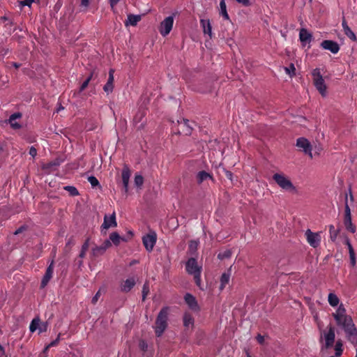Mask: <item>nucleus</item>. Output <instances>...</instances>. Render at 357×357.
Listing matches in <instances>:
<instances>
[{
  "mask_svg": "<svg viewBox=\"0 0 357 357\" xmlns=\"http://www.w3.org/2000/svg\"><path fill=\"white\" fill-rule=\"evenodd\" d=\"M174 24V17L169 16L166 17L161 23L159 28L160 33L162 36H166L172 29Z\"/></svg>",
  "mask_w": 357,
  "mask_h": 357,
  "instance_id": "obj_9",
  "label": "nucleus"
},
{
  "mask_svg": "<svg viewBox=\"0 0 357 357\" xmlns=\"http://www.w3.org/2000/svg\"><path fill=\"white\" fill-rule=\"evenodd\" d=\"M21 117L22 114L20 112H15L10 116L8 119V123H10L12 128L15 130L21 128L22 126L15 121L17 119H20Z\"/></svg>",
  "mask_w": 357,
  "mask_h": 357,
  "instance_id": "obj_23",
  "label": "nucleus"
},
{
  "mask_svg": "<svg viewBox=\"0 0 357 357\" xmlns=\"http://www.w3.org/2000/svg\"><path fill=\"white\" fill-rule=\"evenodd\" d=\"M335 330L333 327H330L328 331L324 334L325 347L326 348H331L333 346L335 342Z\"/></svg>",
  "mask_w": 357,
  "mask_h": 357,
  "instance_id": "obj_17",
  "label": "nucleus"
},
{
  "mask_svg": "<svg viewBox=\"0 0 357 357\" xmlns=\"http://www.w3.org/2000/svg\"><path fill=\"white\" fill-rule=\"evenodd\" d=\"M144 183V178L141 175H135V183L137 186L140 187Z\"/></svg>",
  "mask_w": 357,
  "mask_h": 357,
  "instance_id": "obj_46",
  "label": "nucleus"
},
{
  "mask_svg": "<svg viewBox=\"0 0 357 357\" xmlns=\"http://www.w3.org/2000/svg\"><path fill=\"white\" fill-rule=\"evenodd\" d=\"M345 244L347 245L349 252L351 251V250H354L353 246H352V245H351V243H350L349 239L347 238L345 240Z\"/></svg>",
  "mask_w": 357,
  "mask_h": 357,
  "instance_id": "obj_57",
  "label": "nucleus"
},
{
  "mask_svg": "<svg viewBox=\"0 0 357 357\" xmlns=\"http://www.w3.org/2000/svg\"><path fill=\"white\" fill-rule=\"evenodd\" d=\"M185 301L188 307L193 311H199V307L197 301L194 296L191 294L187 293L184 296Z\"/></svg>",
  "mask_w": 357,
  "mask_h": 357,
  "instance_id": "obj_18",
  "label": "nucleus"
},
{
  "mask_svg": "<svg viewBox=\"0 0 357 357\" xmlns=\"http://www.w3.org/2000/svg\"><path fill=\"white\" fill-rule=\"evenodd\" d=\"M220 15H222L225 20H229V16L227 13L225 0H220Z\"/></svg>",
  "mask_w": 357,
  "mask_h": 357,
  "instance_id": "obj_26",
  "label": "nucleus"
},
{
  "mask_svg": "<svg viewBox=\"0 0 357 357\" xmlns=\"http://www.w3.org/2000/svg\"><path fill=\"white\" fill-rule=\"evenodd\" d=\"M312 39V35L306 29L302 28L299 32V40L303 45L310 43Z\"/></svg>",
  "mask_w": 357,
  "mask_h": 357,
  "instance_id": "obj_21",
  "label": "nucleus"
},
{
  "mask_svg": "<svg viewBox=\"0 0 357 357\" xmlns=\"http://www.w3.org/2000/svg\"><path fill=\"white\" fill-rule=\"evenodd\" d=\"M105 251L104 250V248H102L100 245H96L92 248L91 255L92 257L96 258L102 255L105 253Z\"/></svg>",
  "mask_w": 357,
  "mask_h": 357,
  "instance_id": "obj_30",
  "label": "nucleus"
},
{
  "mask_svg": "<svg viewBox=\"0 0 357 357\" xmlns=\"http://www.w3.org/2000/svg\"><path fill=\"white\" fill-rule=\"evenodd\" d=\"M335 356H340L342 354V343L341 340H337L335 345Z\"/></svg>",
  "mask_w": 357,
  "mask_h": 357,
  "instance_id": "obj_35",
  "label": "nucleus"
},
{
  "mask_svg": "<svg viewBox=\"0 0 357 357\" xmlns=\"http://www.w3.org/2000/svg\"><path fill=\"white\" fill-rule=\"evenodd\" d=\"M235 1L243 6H248L250 5V0H235Z\"/></svg>",
  "mask_w": 357,
  "mask_h": 357,
  "instance_id": "obj_52",
  "label": "nucleus"
},
{
  "mask_svg": "<svg viewBox=\"0 0 357 357\" xmlns=\"http://www.w3.org/2000/svg\"><path fill=\"white\" fill-rule=\"evenodd\" d=\"M307 243L314 248H317L321 242V236L319 233L312 232L310 229H307L305 234Z\"/></svg>",
  "mask_w": 357,
  "mask_h": 357,
  "instance_id": "obj_8",
  "label": "nucleus"
},
{
  "mask_svg": "<svg viewBox=\"0 0 357 357\" xmlns=\"http://www.w3.org/2000/svg\"><path fill=\"white\" fill-rule=\"evenodd\" d=\"M47 328H48V324L47 321L42 322V323H40V321L39 322V327H38L39 333L46 332L47 330Z\"/></svg>",
  "mask_w": 357,
  "mask_h": 357,
  "instance_id": "obj_44",
  "label": "nucleus"
},
{
  "mask_svg": "<svg viewBox=\"0 0 357 357\" xmlns=\"http://www.w3.org/2000/svg\"><path fill=\"white\" fill-rule=\"evenodd\" d=\"M342 26L344 34L352 41L356 40V36L354 31L349 28L344 17L342 18Z\"/></svg>",
  "mask_w": 357,
  "mask_h": 357,
  "instance_id": "obj_22",
  "label": "nucleus"
},
{
  "mask_svg": "<svg viewBox=\"0 0 357 357\" xmlns=\"http://www.w3.org/2000/svg\"><path fill=\"white\" fill-rule=\"evenodd\" d=\"M93 74H91L90 76H89L86 79L82 84L79 88V92L83 91L89 85V82L91 81L92 78Z\"/></svg>",
  "mask_w": 357,
  "mask_h": 357,
  "instance_id": "obj_43",
  "label": "nucleus"
},
{
  "mask_svg": "<svg viewBox=\"0 0 357 357\" xmlns=\"http://www.w3.org/2000/svg\"><path fill=\"white\" fill-rule=\"evenodd\" d=\"M183 325L185 327L193 326L194 318L189 312H185L183 315Z\"/></svg>",
  "mask_w": 357,
  "mask_h": 357,
  "instance_id": "obj_27",
  "label": "nucleus"
},
{
  "mask_svg": "<svg viewBox=\"0 0 357 357\" xmlns=\"http://www.w3.org/2000/svg\"><path fill=\"white\" fill-rule=\"evenodd\" d=\"M141 20V16L138 15L129 14L128 15V20L125 22L126 26L128 24L132 26L137 25V22Z\"/></svg>",
  "mask_w": 357,
  "mask_h": 357,
  "instance_id": "obj_25",
  "label": "nucleus"
},
{
  "mask_svg": "<svg viewBox=\"0 0 357 357\" xmlns=\"http://www.w3.org/2000/svg\"><path fill=\"white\" fill-rule=\"evenodd\" d=\"M81 6L87 8L89 6V0H81Z\"/></svg>",
  "mask_w": 357,
  "mask_h": 357,
  "instance_id": "obj_59",
  "label": "nucleus"
},
{
  "mask_svg": "<svg viewBox=\"0 0 357 357\" xmlns=\"http://www.w3.org/2000/svg\"><path fill=\"white\" fill-rule=\"evenodd\" d=\"M198 243L196 241H190L188 246V252L190 255H194L197 249Z\"/></svg>",
  "mask_w": 357,
  "mask_h": 357,
  "instance_id": "obj_37",
  "label": "nucleus"
},
{
  "mask_svg": "<svg viewBox=\"0 0 357 357\" xmlns=\"http://www.w3.org/2000/svg\"><path fill=\"white\" fill-rule=\"evenodd\" d=\"M9 52V50L8 48L2 47L0 49V54L3 56H6Z\"/></svg>",
  "mask_w": 357,
  "mask_h": 357,
  "instance_id": "obj_58",
  "label": "nucleus"
},
{
  "mask_svg": "<svg viewBox=\"0 0 357 357\" xmlns=\"http://www.w3.org/2000/svg\"><path fill=\"white\" fill-rule=\"evenodd\" d=\"M201 26L203 28V31L204 34H208L211 36L212 34V27L208 20H200Z\"/></svg>",
  "mask_w": 357,
  "mask_h": 357,
  "instance_id": "obj_24",
  "label": "nucleus"
},
{
  "mask_svg": "<svg viewBox=\"0 0 357 357\" xmlns=\"http://www.w3.org/2000/svg\"><path fill=\"white\" fill-rule=\"evenodd\" d=\"M10 65L16 69H18L22 66L21 63L17 62H11Z\"/></svg>",
  "mask_w": 357,
  "mask_h": 357,
  "instance_id": "obj_62",
  "label": "nucleus"
},
{
  "mask_svg": "<svg viewBox=\"0 0 357 357\" xmlns=\"http://www.w3.org/2000/svg\"><path fill=\"white\" fill-rule=\"evenodd\" d=\"M321 47L331 51L333 54H337L340 50V45L335 41L331 40H324L321 43Z\"/></svg>",
  "mask_w": 357,
  "mask_h": 357,
  "instance_id": "obj_14",
  "label": "nucleus"
},
{
  "mask_svg": "<svg viewBox=\"0 0 357 357\" xmlns=\"http://www.w3.org/2000/svg\"><path fill=\"white\" fill-rule=\"evenodd\" d=\"M63 160L61 159L57 158L49 162L43 164L42 169L46 174H50L52 172L54 171L56 167L60 166Z\"/></svg>",
  "mask_w": 357,
  "mask_h": 357,
  "instance_id": "obj_13",
  "label": "nucleus"
},
{
  "mask_svg": "<svg viewBox=\"0 0 357 357\" xmlns=\"http://www.w3.org/2000/svg\"><path fill=\"white\" fill-rule=\"evenodd\" d=\"M40 319L38 317L34 318L29 326V330L31 333L36 331L39 327Z\"/></svg>",
  "mask_w": 357,
  "mask_h": 357,
  "instance_id": "obj_34",
  "label": "nucleus"
},
{
  "mask_svg": "<svg viewBox=\"0 0 357 357\" xmlns=\"http://www.w3.org/2000/svg\"><path fill=\"white\" fill-rule=\"evenodd\" d=\"M256 339L257 340V342L260 344H263L264 342V337L260 334H259L257 337H256Z\"/></svg>",
  "mask_w": 357,
  "mask_h": 357,
  "instance_id": "obj_55",
  "label": "nucleus"
},
{
  "mask_svg": "<svg viewBox=\"0 0 357 357\" xmlns=\"http://www.w3.org/2000/svg\"><path fill=\"white\" fill-rule=\"evenodd\" d=\"M130 177V170L127 165H124L121 172V178L125 192H128V183Z\"/></svg>",
  "mask_w": 357,
  "mask_h": 357,
  "instance_id": "obj_19",
  "label": "nucleus"
},
{
  "mask_svg": "<svg viewBox=\"0 0 357 357\" xmlns=\"http://www.w3.org/2000/svg\"><path fill=\"white\" fill-rule=\"evenodd\" d=\"M273 179L282 189L284 190L289 192H294L296 190V188L291 181L283 174H274L273 176Z\"/></svg>",
  "mask_w": 357,
  "mask_h": 357,
  "instance_id": "obj_5",
  "label": "nucleus"
},
{
  "mask_svg": "<svg viewBox=\"0 0 357 357\" xmlns=\"http://www.w3.org/2000/svg\"><path fill=\"white\" fill-rule=\"evenodd\" d=\"M338 326L341 327L348 339L353 344H357V329L349 315L335 320Z\"/></svg>",
  "mask_w": 357,
  "mask_h": 357,
  "instance_id": "obj_1",
  "label": "nucleus"
},
{
  "mask_svg": "<svg viewBox=\"0 0 357 357\" xmlns=\"http://www.w3.org/2000/svg\"><path fill=\"white\" fill-rule=\"evenodd\" d=\"M328 301L329 304L333 307L337 306L339 303L338 297L333 293H330L328 294Z\"/></svg>",
  "mask_w": 357,
  "mask_h": 357,
  "instance_id": "obj_33",
  "label": "nucleus"
},
{
  "mask_svg": "<svg viewBox=\"0 0 357 357\" xmlns=\"http://www.w3.org/2000/svg\"><path fill=\"white\" fill-rule=\"evenodd\" d=\"M345 244L347 245L349 252L351 251V250H354L353 246H352V245H351V243H350L349 239L347 238L345 240Z\"/></svg>",
  "mask_w": 357,
  "mask_h": 357,
  "instance_id": "obj_56",
  "label": "nucleus"
},
{
  "mask_svg": "<svg viewBox=\"0 0 357 357\" xmlns=\"http://www.w3.org/2000/svg\"><path fill=\"white\" fill-rule=\"evenodd\" d=\"M29 155L34 158L37 155V150L35 147L31 146L29 152Z\"/></svg>",
  "mask_w": 357,
  "mask_h": 357,
  "instance_id": "obj_54",
  "label": "nucleus"
},
{
  "mask_svg": "<svg viewBox=\"0 0 357 357\" xmlns=\"http://www.w3.org/2000/svg\"><path fill=\"white\" fill-rule=\"evenodd\" d=\"M100 246L104 248V250L106 251L107 248L112 246V243L109 240H105Z\"/></svg>",
  "mask_w": 357,
  "mask_h": 357,
  "instance_id": "obj_49",
  "label": "nucleus"
},
{
  "mask_svg": "<svg viewBox=\"0 0 357 357\" xmlns=\"http://www.w3.org/2000/svg\"><path fill=\"white\" fill-rule=\"evenodd\" d=\"M157 241L155 232L151 231L142 238L143 244L148 252L153 250Z\"/></svg>",
  "mask_w": 357,
  "mask_h": 357,
  "instance_id": "obj_7",
  "label": "nucleus"
},
{
  "mask_svg": "<svg viewBox=\"0 0 357 357\" xmlns=\"http://www.w3.org/2000/svg\"><path fill=\"white\" fill-rule=\"evenodd\" d=\"M329 233L331 236V239L334 241L337 236L338 231L335 229V227L332 225L329 226Z\"/></svg>",
  "mask_w": 357,
  "mask_h": 357,
  "instance_id": "obj_39",
  "label": "nucleus"
},
{
  "mask_svg": "<svg viewBox=\"0 0 357 357\" xmlns=\"http://www.w3.org/2000/svg\"><path fill=\"white\" fill-rule=\"evenodd\" d=\"M54 271V261L52 260L50 264L48 266V267L46 269L45 273L41 280L40 283V288H45L48 282H50V279L52 278Z\"/></svg>",
  "mask_w": 357,
  "mask_h": 357,
  "instance_id": "obj_16",
  "label": "nucleus"
},
{
  "mask_svg": "<svg viewBox=\"0 0 357 357\" xmlns=\"http://www.w3.org/2000/svg\"><path fill=\"white\" fill-rule=\"evenodd\" d=\"M124 241L123 238L117 232H112L109 235V241H112L115 245H119L121 241Z\"/></svg>",
  "mask_w": 357,
  "mask_h": 357,
  "instance_id": "obj_32",
  "label": "nucleus"
},
{
  "mask_svg": "<svg viewBox=\"0 0 357 357\" xmlns=\"http://www.w3.org/2000/svg\"><path fill=\"white\" fill-rule=\"evenodd\" d=\"M33 1V0H24L22 3V5L30 6Z\"/></svg>",
  "mask_w": 357,
  "mask_h": 357,
  "instance_id": "obj_61",
  "label": "nucleus"
},
{
  "mask_svg": "<svg viewBox=\"0 0 357 357\" xmlns=\"http://www.w3.org/2000/svg\"><path fill=\"white\" fill-rule=\"evenodd\" d=\"M86 251L81 250L79 257L81 259L84 258L86 256Z\"/></svg>",
  "mask_w": 357,
  "mask_h": 357,
  "instance_id": "obj_64",
  "label": "nucleus"
},
{
  "mask_svg": "<svg viewBox=\"0 0 357 357\" xmlns=\"http://www.w3.org/2000/svg\"><path fill=\"white\" fill-rule=\"evenodd\" d=\"M345 316H347V314H346V310L342 305H340L336 312L333 314V317L335 320L340 319Z\"/></svg>",
  "mask_w": 357,
  "mask_h": 357,
  "instance_id": "obj_31",
  "label": "nucleus"
},
{
  "mask_svg": "<svg viewBox=\"0 0 357 357\" xmlns=\"http://www.w3.org/2000/svg\"><path fill=\"white\" fill-rule=\"evenodd\" d=\"M284 70L290 77H292L296 75V68L294 63H290L289 67H285Z\"/></svg>",
  "mask_w": 357,
  "mask_h": 357,
  "instance_id": "obj_36",
  "label": "nucleus"
},
{
  "mask_svg": "<svg viewBox=\"0 0 357 357\" xmlns=\"http://www.w3.org/2000/svg\"><path fill=\"white\" fill-rule=\"evenodd\" d=\"M64 189L72 196H77L79 195L77 189L74 186L67 185L64 187Z\"/></svg>",
  "mask_w": 357,
  "mask_h": 357,
  "instance_id": "obj_40",
  "label": "nucleus"
},
{
  "mask_svg": "<svg viewBox=\"0 0 357 357\" xmlns=\"http://www.w3.org/2000/svg\"><path fill=\"white\" fill-rule=\"evenodd\" d=\"M149 294V284L145 282L142 287V301H144L147 295Z\"/></svg>",
  "mask_w": 357,
  "mask_h": 357,
  "instance_id": "obj_38",
  "label": "nucleus"
},
{
  "mask_svg": "<svg viewBox=\"0 0 357 357\" xmlns=\"http://www.w3.org/2000/svg\"><path fill=\"white\" fill-rule=\"evenodd\" d=\"M230 279V274L229 273H223L220 277V289L222 290L225 286L229 283Z\"/></svg>",
  "mask_w": 357,
  "mask_h": 357,
  "instance_id": "obj_29",
  "label": "nucleus"
},
{
  "mask_svg": "<svg viewBox=\"0 0 357 357\" xmlns=\"http://www.w3.org/2000/svg\"><path fill=\"white\" fill-rule=\"evenodd\" d=\"M88 181L91 183L93 188H96L97 186L100 187L98 180L93 176H89Z\"/></svg>",
  "mask_w": 357,
  "mask_h": 357,
  "instance_id": "obj_41",
  "label": "nucleus"
},
{
  "mask_svg": "<svg viewBox=\"0 0 357 357\" xmlns=\"http://www.w3.org/2000/svg\"><path fill=\"white\" fill-rule=\"evenodd\" d=\"M114 70L111 68L109 71V77L107 83L103 86L104 91L107 94L112 93L114 89Z\"/></svg>",
  "mask_w": 357,
  "mask_h": 357,
  "instance_id": "obj_20",
  "label": "nucleus"
},
{
  "mask_svg": "<svg viewBox=\"0 0 357 357\" xmlns=\"http://www.w3.org/2000/svg\"><path fill=\"white\" fill-rule=\"evenodd\" d=\"M296 146L302 149V151L307 154L311 158H312V146L310 142L305 137H299L296 140Z\"/></svg>",
  "mask_w": 357,
  "mask_h": 357,
  "instance_id": "obj_11",
  "label": "nucleus"
},
{
  "mask_svg": "<svg viewBox=\"0 0 357 357\" xmlns=\"http://www.w3.org/2000/svg\"><path fill=\"white\" fill-rule=\"evenodd\" d=\"M60 335L61 334H59L56 340L52 341L49 344H47V347L45 348V350H47L50 347H56L60 341Z\"/></svg>",
  "mask_w": 357,
  "mask_h": 357,
  "instance_id": "obj_45",
  "label": "nucleus"
},
{
  "mask_svg": "<svg viewBox=\"0 0 357 357\" xmlns=\"http://www.w3.org/2000/svg\"><path fill=\"white\" fill-rule=\"evenodd\" d=\"M89 248V238H88L86 239V241L83 243L81 250L87 251Z\"/></svg>",
  "mask_w": 357,
  "mask_h": 357,
  "instance_id": "obj_51",
  "label": "nucleus"
},
{
  "mask_svg": "<svg viewBox=\"0 0 357 357\" xmlns=\"http://www.w3.org/2000/svg\"><path fill=\"white\" fill-rule=\"evenodd\" d=\"M178 126L177 132L178 134L186 136L191 135L193 128L189 120L183 119L181 121H178Z\"/></svg>",
  "mask_w": 357,
  "mask_h": 357,
  "instance_id": "obj_10",
  "label": "nucleus"
},
{
  "mask_svg": "<svg viewBox=\"0 0 357 357\" xmlns=\"http://www.w3.org/2000/svg\"><path fill=\"white\" fill-rule=\"evenodd\" d=\"M136 278L132 276L123 280L120 284V290L123 293H128L135 286Z\"/></svg>",
  "mask_w": 357,
  "mask_h": 357,
  "instance_id": "obj_12",
  "label": "nucleus"
},
{
  "mask_svg": "<svg viewBox=\"0 0 357 357\" xmlns=\"http://www.w3.org/2000/svg\"><path fill=\"white\" fill-rule=\"evenodd\" d=\"M139 347L142 351H146L148 348V344L144 340H140L139 343Z\"/></svg>",
  "mask_w": 357,
  "mask_h": 357,
  "instance_id": "obj_47",
  "label": "nucleus"
},
{
  "mask_svg": "<svg viewBox=\"0 0 357 357\" xmlns=\"http://www.w3.org/2000/svg\"><path fill=\"white\" fill-rule=\"evenodd\" d=\"M230 256H231V252L229 250H226L222 253H219L218 257L219 259H224V258L229 257Z\"/></svg>",
  "mask_w": 357,
  "mask_h": 357,
  "instance_id": "obj_48",
  "label": "nucleus"
},
{
  "mask_svg": "<svg viewBox=\"0 0 357 357\" xmlns=\"http://www.w3.org/2000/svg\"><path fill=\"white\" fill-rule=\"evenodd\" d=\"M312 76L315 88L322 96H325L326 94V86L321 74L320 69L317 68L314 69L312 72Z\"/></svg>",
  "mask_w": 357,
  "mask_h": 357,
  "instance_id": "obj_4",
  "label": "nucleus"
},
{
  "mask_svg": "<svg viewBox=\"0 0 357 357\" xmlns=\"http://www.w3.org/2000/svg\"><path fill=\"white\" fill-rule=\"evenodd\" d=\"M225 176L229 179L231 181H232V179H233V174L231 172L229 171V170H226L225 169Z\"/></svg>",
  "mask_w": 357,
  "mask_h": 357,
  "instance_id": "obj_53",
  "label": "nucleus"
},
{
  "mask_svg": "<svg viewBox=\"0 0 357 357\" xmlns=\"http://www.w3.org/2000/svg\"><path fill=\"white\" fill-rule=\"evenodd\" d=\"M349 259H350V264L352 267H354L356 264V254H355L354 250L349 251Z\"/></svg>",
  "mask_w": 357,
  "mask_h": 357,
  "instance_id": "obj_42",
  "label": "nucleus"
},
{
  "mask_svg": "<svg viewBox=\"0 0 357 357\" xmlns=\"http://www.w3.org/2000/svg\"><path fill=\"white\" fill-rule=\"evenodd\" d=\"M120 0H109V3L112 8H114Z\"/></svg>",
  "mask_w": 357,
  "mask_h": 357,
  "instance_id": "obj_60",
  "label": "nucleus"
},
{
  "mask_svg": "<svg viewBox=\"0 0 357 357\" xmlns=\"http://www.w3.org/2000/svg\"><path fill=\"white\" fill-rule=\"evenodd\" d=\"M27 227L25 226V225H22L20 227H19L15 232H14V234L15 235H18L21 233H22L24 231H25Z\"/></svg>",
  "mask_w": 357,
  "mask_h": 357,
  "instance_id": "obj_50",
  "label": "nucleus"
},
{
  "mask_svg": "<svg viewBox=\"0 0 357 357\" xmlns=\"http://www.w3.org/2000/svg\"><path fill=\"white\" fill-rule=\"evenodd\" d=\"M117 226L116 220V213L113 212V213L110 215H105L104 222L101 226L102 229H108L110 227H115Z\"/></svg>",
  "mask_w": 357,
  "mask_h": 357,
  "instance_id": "obj_15",
  "label": "nucleus"
},
{
  "mask_svg": "<svg viewBox=\"0 0 357 357\" xmlns=\"http://www.w3.org/2000/svg\"><path fill=\"white\" fill-rule=\"evenodd\" d=\"M202 269V266L198 265L197 261L195 257L189 258L185 263L186 272L193 275L195 282L197 286H200L201 284Z\"/></svg>",
  "mask_w": 357,
  "mask_h": 357,
  "instance_id": "obj_3",
  "label": "nucleus"
},
{
  "mask_svg": "<svg viewBox=\"0 0 357 357\" xmlns=\"http://www.w3.org/2000/svg\"><path fill=\"white\" fill-rule=\"evenodd\" d=\"M344 225L347 230L352 234L356 232V227L353 225L351 221V210L348 204L347 196L346 197L345 207H344Z\"/></svg>",
  "mask_w": 357,
  "mask_h": 357,
  "instance_id": "obj_6",
  "label": "nucleus"
},
{
  "mask_svg": "<svg viewBox=\"0 0 357 357\" xmlns=\"http://www.w3.org/2000/svg\"><path fill=\"white\" fill-rule=\"evenodd\" d=\"M99 297V292H98L92 298V303H96Z\"/></svg>",
  "mask_w": 357,
  "mask_h": 357,
  "instance_id": "obj_63",
  "label": "nucleus"
},
{
  "mask_svg": "<svg viewBox=\"0 0 357 357\" xmlns=\"http://www.w3.org/2000/svg\"><path fill=\"white\" fill-rule=\"evenodd\" d=\"M169 308L163 307L158 313L155 322V333L157 337H160L167 328V321Z\"/></svg>",
  "mask_w": 357,
  "mask_h": 357,
  "instance_id": "obj_2",
  "label": "nucleus"
},
{
  "mask_svg": "<svg viewBox=\"0 0 357 357\" xmlns=\"http://www.w3.org/2000/svg\"><path fill=\"white\" fill-rule=\"evenodd\" d=\"M208 178H212V176L210 174L204 170L200 171L197 174V183L200 184Z\"/></svg>",
  "mask_w": 357,
  "mask_h": 357,
  "instance_id": "obj_28",
  "label": "nucleus"
}]
</instances>
